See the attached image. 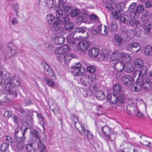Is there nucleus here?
Masks as SVG:
<instances>
[{"label":"nucleus","instance_id":"nucleus-1","mask_svg":"<svg viewBox=\"0 0 152 152\" xmlns=\"http://www.w3.org/2000/svg\"><path fill=\"white\" fill-rule=\"evenodd\" d=\"M5 90L7 93L16 97L17 94L14 88L19 86L20 84V80L16 77L15 76L11 77L9 74L7 72L5 73V77L3 82Z\"/></svg>","mask_w":152,"mask_h":152},{"label":"nucleus","instance_id":"nucleus-2","mask_svg":"<svg viewBox=\"0 0 152 152\" xmlns=\"http://www.w3.org/2000/svg\"><path fill=\"white\" fill-rule=\"evenodd\" d=\"M110 61L114 64L117 72H122L124 69V65L121 62V54L117 51L114 52L110 58Z\"/></svg>","mask_w":152,"mask_h":152},{"label":"nucleus","instance_id":"nucleus-3","mask_svg":"<svg viewBox=\"0 0 152 152\" xmlns=\"http://www.w3.org/2000/svg\"><path fill=\"white\" fill-rule=\"evenodd\" d=\"M62 19L57 18L54 21L53 26L56 32V34H62L63 33V30L62 27L60 26L61 25L70 22L69 17L67 15H64Z\"/></svg>","mask_w":152,"mask_h":152},{"label":"nucleus","instance_id":"nucleus-4","mask_svg":"<svg viewBox=\"0 0 152 152\" xmlns=\"http://www.w3.org/2000/svg\"><path fill=\"white\" fill-rule=\"evenodd\" d=\"M69 50V47L66 45H64L56 48L55 53L57 54L56 58L57 60L61 63L65 62L64 54Z\"/></svg>","mask_w":152,"mask_h":152},{"label":"nucleus","instance_id":"nucleus-5","mask_svg":"<svg viewBox=\"0 0 152 152\" xmlns=\"http://www.w3.org/2000/svg\"><path fill=\"white\" fill-rule=\"evenodd\" d=\"M18 50V48L15 45L7 46L5 51L6 56L4 55V58L5 61L8 59V58H7L6 56L8 58L16 56Z\"/></svg>","mask_w":152,"mask_h":152},{"label":"nucleus","instance_id":"nucleus-6","mask_svg":"<svg viewBox=\"0 0 152 152\" xmlns=\"http://www.w3.org/2000/svg\"><path fill=\"white\" fill-rule=\"evenodd\" d=\"M19 131L18 129H16L14 132V136L15 139L14 145L17 148V149H21L24 147L25 137L23 136L20 137L18 136L17 134L18 133Z\"/></svg>","mask_w":152,"mask_h":152},{"label":"nucleus","instance_id":"nucleus-7","mask_svg":"<svg viewBox=\"0 0 152 152\" xmlns=\"http://www.w3.org/2000/svg\"><path fill=\"white\" fill-rule=\"evenodd\" d=\"M124 98V97H118L114 94H112L111 96H108L107 97L108 100L113 104H115L118 102L121 103H123Z\"/></svg>","mask_w":152,"mask_h":152},{"label":"nucleus","instance_id":"nucleus-8","mask_svg":"<svg viewBox=\"0 0 152 152\" xmlns=\"http://www.w3.org/2000/svg\"><path fill=\"white\" fill-rule=\"evenodd\" d=\"M142 84L143 89L145 90L151 89L152 88V83L149 79L146 78H144L139 80Z\"/></svg>","mask_w":152,"mask_h":152},{"label":"nucleus","instance_id":"nucleus-9","mask_svg":"<svg viewBox=\"0 0 152 152\" xmlns=\"http://www.w3.org/2000/svg\"><path fill=\"white\" fill-rule=\"evenodd\" d=\"M41 65L46 72V74L48 76L53 77L54 76L53 71L47 63L43 61L41 63Z\"/></svg>","mask_w":152,"mask_h":152},{"label":"nucleus","instance_id":"nucleus-10","mask_svg":"<svg viewBox=\"0 0 152 152\" xmlns=\"http://www.w3.org/2000/svg\"><path fill=\"white\" fill-rule=\"evenodd\" d=\"M122 81L124 84L130 86L132 84L133 80L131 77L129 75H125L122 77Z\"/></svg>","mask_w":152,"mask_h":152},{"label":"nucleus","instance_id":"nucleus-11","mask_svg":"<svg viewBox=\"0 0 152 152\" xmlns=\"http://www.w3.org/2000/svg\"><path fill=\"white\" fill-rule=\"evenodd\" d=\"M143 88L142 84L139 79H137L136 84L133 85L131 88L132 90L136 92H140Z\"/></svg>","mask_w":152,"mask_h":152},{"label":"nucleus","instance_id":"nucleus-12","mask_svg":"<svg viewBox=\"0 0 152 152\" xmlns=\"http://www.w3.org/2000/svg\"><path fill=\"white\" fill-rule=\"evenodd\" d=\"M143 24L144 33L146 35L149 34L152 28V25L151 22H147L144 23H143Z\"/></svg>","mask_w":152,"mask_h":152},{"label":"nucleus","instance_id":"nucleus-13","mask_svg":"<svg viewBox=\"0 0 152 152\" xmlns=\"http://www.w3.org/2000/svg\"><path fill=\"white\" fill-rule=\"evenodd\" d=\"M132 18L126 15L121 17V20L124 23L127 25H133V21Z\"/></svg>","mask_w":152,"mask_h":152},{"label":"nucleus","instance_id":"nucleus-14","mask_svg":"<svg viewBox=\"0 0 152 152\" xmlns=\"http://www.w3.org/2000/svg\"><path fill=\"white\" fill-rule=\"evenodd\" d=\"M141 67V68L139 69L138 73V77L137 79V80H140L145 78L144 76H145V75L147 74V67L146 66H144Z\"/></svg>","mask_w":152,"mask_h":152},{"label":"nucleus","instance_id":"nucleus-15","mask_svg":"<svg viewBox=\"0 0 152 152\" xmlns=\"http://www.w3.org/2000/svg\"><path fill=\"white\" fill-rule=\"evenodd\" d=\"M151 14L147 11H145L141 16V19L143 22L146 23L151 18Z\"/></svg>","mask_w":152,"mask_h":152},{"label":"nucleus","instance_id":"nucleus-16","mask_svg":"<svg viewBox=\"0 0 152 152\" xmlns=\"http://www.w3.org/2000/svg\"><path fill=\"white\" fill-rule=\"evenodd\" d=\"M115 0H107L106 3L104 4V6L109 11L113 10L112 4L115 3Z\"/></svg>","mask_w":152,"mask_h":152},{"label":"nucleus","instance_id":"nucleus-17","mask_svg":"<svg viewBox=\"0 0 152 152\" xmlns=\"http://www.w3.org/2000/svg\"><path fill=\"white\" fill-rule=\"evenodd\" d=\"M99 53L98 49L95 48H92L89 50L88 55L92 57H96Z\"/></svg>","mask_w":152,"mask_h":152},{"label":"nucleus","instance_id":"nucleus-18","mask_svg":"<svg viewBox=\"0 0 152 152\" xmlns=\"http://www.w3.org/2000/svg\"><path fill=\"white\" fill-rule=\"evenodd\" d=\"M136 107L133 103L131 104H128L126 107V110L128 113L130 115L136 114L135 110H134V107Z\"/></svg>","mask_w":152,"mask_h":152},{"label":"nucleus","instance_id":"nucleus-19","mask_svg":"<svg viewBox=\"0 0 152 152\" xmlns=\"http://www.w3.org/2000/svg\"><path fill=\"white\" fill-rule=\"evenodd\" d=\"M85 72L84 68L81 67L79 69H73L72 73L75 76H79L82 75Z\"/></svg>","mask_w":152,"mask_h":152},{"label":"nucleus","instance_id":"nucleus-20","mask_svg":"<svg viewBox=\"0 0 152 152\" xmlns=\"http://www.w3.org/2000/svg\"><path fill=\"white\" fill-rule=\"evenodd\" d=\"M64 41L65 38L61 34L54 38L55 42L57 45H61L63 44L64 43Z\"/></svg>","mask_w":152,"mask_h":152},{"label":"nucleus","instance_id":"nucleus-21","mask_svg":"<svg viewBox=\"0 0 152 152\" xmlns=\"http://www.w3.org/2000/svg\"><path fill=\"white\" fill-rule=\"evenodd\" d=\"M134 64L135 66L137 68H140L144 66L143 61L140 58H137L134 60Z\"/></svg>","mask_w":152,"mask_h":152},{"label":"nucleus","instance_id":"nucleus-22","mask_svg":"<svg viewBox=\"0 0 152 152\" xmlns=\"http://www.w3.org/2000/svg\"><path fill=\"white\" fill-rule=\"evenodd\" d=\"M120 53L121 54V60H122L123 61H125L126 63L129 62L131 60V57L129 55L124 53Z\"/></svg>","mask_w":152,"mask_h":152},{"label":"nucleus","instance_id":"nucleus-23","mask_svg":"<svg viewBox=\"0 0 152 152\" xmlns=\"http://www.w3.org/2000/svg\"><path fill=\"white\" fill-rule=\"evenodd\" d=\"M95 95L96 98L98 100H102L104 99V94L102 91H97Z\"/></svg>","mask_w":152,"mask_h":152},{"label":"nucleus","instance_id":"nucleus-24","mask_svg":"<svg viewBox=\"0 0 152 152\" xmlns=\"http://www.w3.org/2000/svg\"><path fill=\"white\" fill-rule=\"evenodd\" d=\"M114 40L115 43L119 45H121L123 42L122 37L120 35H116L114 36Z\"/></svg>","mask_w":152,"mask_h":152},{"label":"nucleus","instance_id":"nucleus-25","mask_svg":"<svg viewBox=\"0 0 152 152\" xmlns=\"http://www.w3.org/2000/svg\"><path fill=\"white\" fill-rule=\"evenodd\" d=\"M45 3L48 7L50 8H54L56 5V0H47Z\"/></svg>","mask_w":152,"mask_h":152},{"label":"nucleus","instance_id":"nucleus-26","mask_svg":"<svg viewBox=\"0 0 152 152\" xmlns=\"http://www.w3.org/2000/svg\"><path fill=\"white\" fill-rule=\"evenodd\" d=\"M136 5V3H132L129 7V11L131 13V15L133 17L136 15L135 10H134V8Z\"/></svg>","mask_w":152,"mask_h":152},{"label":"nucleus","instance_id":"nucleus-27","mask_svg":"<svg viewBox=\"0 0 152 152\" xmlns=\"http://www.w3.org/2000/svg\"><path fill=\"white\" fill-rule=\"evenodd\" d=\"M75 122L74 123V125L78 131V128H81L82 134H85V129L84 127L83 128L81 125L80 122H79L78 119H76Z\"/></svg>","mask_w":152,"mask_h":152},{"label":"nucleus","instance_id":"nucleus-28","mask_svg":"<svg viewBox=\"0 0 152 152\" xmlns=\"http://www.w3.org/2000/svg\"><path fill=\"white\" fill-rule=\"evenodd\" d=\"M77 56L72 54L67 53L65 55L64 54V59H65V63L68 62L70 61L72 58H76Z\"/></svg>","mask_w":152,"mask_h":152},{"label":"nucleus","instance_id":"nucleus-29","mask_svg":"<svg viewBox=\"0 0 152 152\" xmlns=\"http://www.w3.org/2000/svg\"><path fill=\"white\" fill-rule=\"evenodd\" d=\"M64 10L58 9V10H56L55 14L56 17L54 21H55L57 18H60L64 16L63 15Z\"/></svg>","mask_w":152,"mask_h":152},{"label":"nucleus","instance_id":"nucleus-30","mask_svg":"<svg viewBox=\"0 0 152 152\" xmlns=\"http://www.w3.org/2000/svg\"><path fill=\"white\" fill-rule=\"evenodd\" d=\"M34 144L35 142H34L33 144H28L26 145V148L27 152H36L35 148H33Z\"/></svg>","mask_w":152,"mask_h":152},{"label":"nucleus","instance_id":"nucleus-31","mask_svg":"<svg viewBox=\"0 0 152 152\" xmlns=\"http://www.w3.org/2000/svg\"><path fill=\"white\" fill-rule=\"evenodd\" d=\"M64 29L67 31H70L74 26L73 23L71 22L67 23L64 24Z\"/></svg>","mask_w":152,"mask_h":152},{"label":"nucleus","instance_id":"nucleus-32","mask_svg":"<svg viewBox=\"0 0 152 152\" xmlns=\"http://www.w3.org/2000/svg\"><path fill=\"white\" fill-rule=\"evenodd\" d=\"M128 46L131 48H138V49L137 50V51H139L140 49V45L137 42H133L130 43L128 45Z\"/></svg>","mask_w":152,"mask_h":152},{"label":"nucleus","instance_id":"nucleus-33","mask_svg":"<svg viewBox=\"0 0 152 152\" xmlns=\"http://www.w3.org/2000/svg\"><path fill=\"white\" fill-rule=\"evenodd\" d=\"M9 144L7 143H3L0 147L1 151L2 152H9Z\"/></svg>","mask_w":152,"mask_h":152},{"label":"nucleus","instance_id":"nucleus-34","mask_svg":"<svg viewBox=\"0 0 152 152\" xmlns=\"http://www.w3.org/2000/svg\"><path fill=\"white\" fill-rule=\"evenodd\" d=\"M55 18L54 17L53 15L52 14H49L47 15L46 18V20L48 24H50L52 23L53 21L54 22Z\"/></svg>","mask_w":152,"mask_h":152},{"label":"nucleus","instance_id":"nucleus-35","mask_svg":"<svg viewBox=\"0 0 152 152\" xmlns=\"http://www.w3.org/2000/svg\"><path fill=\"white\" fill-rule=\"evenodd\" d=\"M145 53L146 56L152 55V47L150 45L146 46L145 49Z\"/></svg>","mask_w":152,"mask_h":152},{"label":"nucleus","instance_id":"nucleus-36","mask_svg":"<svg viewBox=\"0 0 152 152\" xmlns=\"http://www.w3.org/2000/svg\"><path fill=\"white\" fill-rule=\"evenodd\" d=\"M66 6V3L63 0H59L58 4V9L64 10Z\"/></svg>","mask_w":152,"mask_h":152},{"label":"nucleus","instance_id":"nucleus-37","mask_svg":"<svg viewBox=\"0 0 152 152\" xmlns=\"http://www.w3.org/2000/svg\"><path fill=\"white\" fill-rule=\"evenodd\" d=\"M43 80L48 86L52 88H53L54 87V83L52 80L45 77H44Z\"/></svg>","mask_w":152,"mask_h":152},{"label":"nucleus","instance_id":"nucleus-38","mask_svg":"<svg viewBox=\"0 0 152 152\" xmlns=\"http://www.w3.org/2000/svg\"><path fill=\"white\" fill-rule=\"evenodd\" d=\"M124 70L125 72L129 73L132 72L133 68L132 67L130 68V65L128 63H125L124 65Z\"/></svg>","mask_w":152,"mask_h":152},{"label":"nucleus","instance_id":"nucleus-39","mask_svg":"<svg viewBox=\"0 0 152 152\" xmlns=\"http://www.w3.org/2000/svg\"><path fill=\"white\" fill-rule=\"evenodd\" d=\"M121 89L120 85L118 83H116L113 87V91L114 92L118 94L119 93Z\"/></svg>","mask_w":152,"mask_h":152},{"label":"nucleus","instance_id":"nucleus-40","mask_svg":"<svg viewBox=\"0 0 152 152\" xmlns=\"http://www.w3.org/2000/svg\"><path fill=\"white\" fill-rule=\"evenodd\" d=\"M113 134L110 135L109 133L105 135V138L106 141L108 142L109 141H113L115 139V137Z\"/></svg>","mask_w":152,"mask_h":152},{"label":"nucleus","instance_id":"nucleus-41","mask_svg":"<svg viewBox=\"0 0 152 152\" xmlns=\"http://www.w3.org/2000/svg\"><path fill=\"white\" fill-rule=\"evenodd\" d=\"M144 10V7L143 5L138 4L135 10V13L139 14Z\"/></svg>","mask_w":152,"mask_h":152},{"label":"nucleus","instance_id":"nucleus-42","mask_svg":"<svg viewBox=\"0 0 152 152\" xmlns=\"http://www.w3.org/2000/svg\"><path fill=\"white\" fill-rule=\"evenodd\" d=\"M78 48L82 52H84L86 50V46L85 42L81 41L79 43Z\"/></svg>","mask_w":152,"mask_h":152},{"label":"nucleus","instance_id":"nucleus-43","mask_svg":"<svg viewBox=\"0 0 152 152\" xmlns=\"http://www.w3.org/2000/svg\"><path fill=\"white\" fill-rule=\"evenodd\" d=\"M109 32L108 28L105 25L104 26V27L102 31H100V33L102 35H104L107 34Z\"/></svg>","mask_w":152,"mask_h":152},{"label":"nucleus","instance_id":"nucleus-44","mask_svg":"<svg viewBox=\"0 0 152 152\" xmlns=\"http://www.w3.org/2000/svg\"><path fill=\"white\" fill-rule=\"evenodd\" d=\"M10 100V99L8 98L7 96H5L2 99L0 100V105H2L8 103Z\"/></svg>","mask_w":152,"mask_h":152},{"label":"nucleus","instance_id":"nucleus-45","mask_svg":"<svg viewBox=\"0 0 152 152\" xmlns=\"http://www.w3.org/2000/svg\"><path fill=\"white\" fill-rule=\"evenodd\" d=\"M86 69L87 72L91 73H94L96 70V68L92 66H87Z\"/></svg>","mask_w":152,"mask_h":152},{"label":"nucleus","instance_id":"nucleus-46","mask_svg":"<svg viewBox=\"0 0 152 152\" xmlns=\"http://www.w3.org/2000/svg\"><path fill=\"white\" fill-rule=\"evenodd\" d=\"M73 9V7L71 6H66L64 10L65 11L67 15H70Z\"/></svg>","mask_w":152,"mask_h":152},{"label":"nucleus","instance_id":"nucleus-47","mask_svg":"<svg viewBox=\"0 0 152 152\" xmlns=\"http://www.w3.org/2000/svg\"><path fill=\"white\" fill-rule=\"evenodd\" d=\"M36 142L37 144V148L40 150L45 147L44 144L41 142L40 139L38 140V141H37Z\"/></svg>","mask_w":152,"mask_h":152},{"label":"nucleus","instance_id":"nucleus-48","mask_svg":"<svg viewBox=\"0 0 152 152\" xmlns=\"http://www.w3.org/2000/svg\"><path fill=\"white\" fill-rule=\"evenodd\" d=\"M79 10L77 9H73L70 14L71 16L72 17H76L78 14Z\"/></svg>","mask_w":152,"mask_h":152},{"label":"nucleus","instance_id":"nucleus-49","mask_svg":"<svg viewBox=\"0 0 152 152\" xmlns=\"http://www.w3.org/2000/svg\"><path fill=\"white\" fill-rule=\"evenodd\" d=\"M102 131L105 134H108L110 132V128L107 126H105L104 127H102Z\"/></svg>","mask_w":152,"mask_h":152},{"label":"nucleus","instance_id":"nucleus-50","mask_svg":"<svg viewBox=\"0 0 152 152\" xmlns=\"http://www.w3.org/2000/svg\"><path fill=\"white\" fill-rule=\"evenodd\" d=\"M112 15L115 19H118L121 16V13L119 11H114L112 12Z\"/></svg>","mask_w":152,"mask_h":152},{"label":"nucleus","instance_id":"nucleus-51","mask_svg":"<svg viewBox=\"0 0 152 152\" xmlns=\"http://www.w3.org/2000/svg\"><path fill=\"white\" fill-rule=\"evenodd\" d=\"M32 135L34 136L35 138L37 139L38 140L40 139L39 133L37 130H34L32 133Z\"/></svg>","mask_w":152,"mask_h":152},{"label":"nucleus","instance_id":"nucleus-52","mask_svg":"<svg viewBox=\"0 0 152 152\" xmlns=\"http://www.w3.org/2000/svg\"><path fill=\"white\" fill-rule=\"evenodd\" d=\"M44 49L47 51L50 52L53 49L52 46L50 45L48 43H46L45 44Z\"/></svg>","mask_w":152,"mask_h":152},{"label":"nucleus","instance_id":"nucleus-53","mask_svg":"<svg viewBox=\"0 0 152 152\" xmlns=\"http://www.w3.org/2000/svg\"><path fill=\"white\" fill-rule=\"evenodd\" d=\"M89 18L91 20L94 22L99 20V18L96 15L94 14L90 15Z\"/></svg>","mask_w":152,"mask_h":152},{"label":"nucleus","instance_id":"nucleus-54","mask_svg":"<svg viewBox=\"0 0 152 152\" xmlns=\"http://www.w3.org/2000/svg\"><path fill=\"white\" fill-rule=\"evenodd\" d=\"M87 78L89 80L88 81V83H90V85L91 83L95 79V75L94 74H91L90 76H88Z\"/></svg>","mask_w":152,"mask_h":152},{"label":"nucleus","instance_id":"nucleus-55","mask_svg":"<svg viewBox=\"0 0 152 152\" xmlns=\"http://www.w3.org/2000/svg\"><path fill=\"white\" fill-rule=\"evenodd\" d=\"M109 56V54L108 52H105L104 53H103L101 55V57L103 60H105Z\"/></svg>","mask_w":152,"mask_h":152},{"label":"nucleus","instance_id":"nucleus-56","mask_svg":"<svg viewBox=\"0 0 152 152\" xmlns=\"http://www.w3.org/2000/svg\"><path fill=\"white\" fill-rule=\"evenodd\" d=\"M134 110H135L136 114H134L135 115H137L140 117H142L143 116V114L141 113L138 110V108L137 107H134Z\"/></svg>","mask_w":152,"mask_h":152},{"label":"nucleus","instance_id":"nucleus-57","mask_svg":"<svg viewBox=\"0 0 152 152\" xmlns=\"http://www.w3.org/2000/svg\"><path fill=\"white\" fill-rule=\"evenodd\" d=\"M98 86L91 84L89 87L90 90L92 91H94L97 89Z\"/></svg>","mask_w":152,"mask_h":152},{"label":"nucleus","instance_id":"nucleus-58","mask_svg":"<svg viewBox=\"0 0 152 152\" xmlns=\"http://www.w3.org/2000/svg\"><path fill=\"white\" fill-rule=\"evenodd\" d=\"M81 63L80 62H78L74 66H72V68L73 69H79L81 67Z\"/></svg>","mask_w":152,"mask_h":152},{"label":"nucleus","instance_id":"nucleus-59","mask_svg":"<svg viewBox=\"0 0 152 152\" xmlns=\"http://www.w3.org/2000/svg\"><path fill=\"white\" fill-rule=\"evenodd\" d=\"M140 143L143 145H145L148 147L149 146V144H151V142L148 141L147 139H145L143 141V143H142L141 142H140Z\"/></svg>","mask_w":152,"mask_h":152},{"label":"nucleus","instance_id":"nucleus-60","mask_svg":"<svg viewBox=\"0 0 152 152\" xmlns=\"http://www.w3.org/2000/svg\"><path fill=\"white\" fill-rule=\"evenodd\" d=\"M145 6L146 8H150L152 7V1H150L148 0L147 2L145 3Z\"/></svg>","mask_w":152,"mask_h":152},{"label":"nucleus","instance_id":"nucleus-61","mask_svg":"<svg viewBox=\"0 0 152 152\" xmlns=\"http://www.w3.org/2000/svg\"><path fill=\"white\" fill-rule=\"evenodd\" d=\"M13 8L14 10L16 12V15L18 16L17 13L18 12V10L19 9L18 5L17 4H16L14 5Z\"/></svg>","mask_w":152,"mask_h":152},{"label":"nucleus","instance_id":"nucleus-62","mask_svg":"<svg viewBox=\"0 0 152 152\" xmlns=\"http://www.w3.org/2000/svg\"><path fill=\"white\" fill-rule=\"evenodd\" d=\"M6 142L8 143H10L11 145H12V142L11 137L10 136H7L6 139Z\"/></svg>","mask_w":152,"mask_h":152},{"label":"nucleus","instance_id":"nucleus-63","mask_svg":"<svg viewBox=\"0 0 152 152\" xmlns=\"http://www.w3.org/2000/svg\"><path fill=\"white\" fill-rule=\"evenodd\" d=\"M87 132V134L86 135L88 138L91 139L92 138L93 134L89 130H86Z\"/></svg>","mask_w":152,"mask_h":152},{"label":"nucleus","instance_id":"nucleus-64","mask_svg":"<svg viewBox=\"0 0 152 152\" xmlns=\"http://www.w3.org/2000/svg\"><path fill=\"white\" fill-rule=\"evenodd\" d=\"M71 118L72 122H75L76 119H78L77 117L75 115L72 114L71 115Z\"/></svg>","mask_w":152,"mask_h":152}]
</instances>
